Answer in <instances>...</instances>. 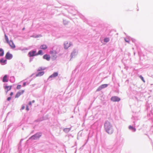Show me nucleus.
<instances>
[{"instance_id":"23","label":"nucleus","mask_w":153,"mask_h":153,"mask_svg":"<svg viewBox=\"0 0 153 153\" xmlns=\"http://www.w3.org/2000/svg\"><path fill=\"white\" fill-rule=\"evenodd\" d=\"M43 54V52L42 50H39V51L38 53H36L37 56L40 55H42Z\"/></svg>"},{"instance_id":"34","label":"nucleus","mask_w":153,"mask_h":153,"mask_svg":"<svg viewBox=\"0 0 153 153\" xmlns=\"http://www.w3.org/2000/svg\"><path fill=\"white\" fill-rule=\"evenodd\" d=\"M56 58V55H55L53 56V58L54 59H55Z\"/></svg>"},{"instance_id":"41","label":"nucleus","mask_w":153,"mask_h":153,"mask_svg":"<svg viewBox=\"0 0 153 153\" xmlns=\"http://www.w3.org/2000/svg\"><path fill=\"white\" fill-rule=\"evenodd\" d=\"M32 79H31L30 80V81H29V82H27V85H28V84H29V83H30V82L32 81Z\"/></svg>"},{"instance_id":"6","label":"nucleus","mask_w":153,"mask_h":153,"mask_svg":"<svg viewBox=\"0 0 153 153\" xmlns=\"http://www.w3.org/2000/svg\"><path fill=\"white\" fill-rule=\"evenodd\" d=\"M58 75V72H55L53 73L52 75L50 76L48 79V80H51V79H50L51 78H55Z\"/></svg>"},{"instance_id":"7","label":"nucleus","mask_w":153,"mask_h":153,"mask_svg":"<svg viewBox=\"0 0 153 153\" xmlns=\"http://www.w3.org/2000/svg\"><path fill=\"white\" fill-rule=\"evenodd\" d=\"M108 86L107 84H102L100 86L97 90V91H99L101 90L102 89L107 87Z\"/></svg>"},{"instance_id":"16","label":"nucleus","mask_w":153,"mask_h":153,"mask_svg":"<svg viewBox=\"0 0 153 153\" xmlns=\"http://www.w3.org/2000/svg\"><path fill=\"white\" fill-rule=\"evenodd\" d=\"M48 47L46 45H42L40 47V48L43 50H45Z\"/></svg>"},{"instance_id":"48","label":"nucleus","mask_w":153,"mask_h":153,"mask_svg":"<svg viewBox=\"0 0 153 153\" xmlns=\"http://www.w3.org/2000/svg\"><path fill=\"white\" fill-rule=\"evenodd\" d=\"M35 85H33V86Z\"/></svg>"},{"instance_id":"37","label":"nucleus","mask_w":153,"mask_h":153,"mask_svg":"<svg viewBox=\"0 0 153 153\" xmlns=\"http://www.w3.org/2000/svg\"><path fill=\"white\" fill-rule=\"evenodd\" d=\"M26 109L27 111H28L29 110V107L28 106H27L26 107Z\"/></svg>"},{"instance_id":"28","label":"nucleus","mask_w":153,"mask_h":153,"mask_svg":"<svg viewBox=\"0 0 153 153\" xmlns=\"http://www.w3.org/2000/svg\"><path fill=\"white\" fill-rule=\"evenodd\" d=\"M21 85H18L16 87V88L17 89H19L21 88Z\"/></svg>"},{"instance_id":"15","label":"nucleus","mask_w":153,"mask_h":153,"mask_svg":"<svg viewBox=\"0 0 153 153\" xmlns=\"http://www.w3.org/2000/svg\"><path fill=\"white\" fill-rule=\"evenodd\" d=\"M8 43L9 44L10 46L12 48H15V46L12 41L10 40V41H9V42H8Z\"/></svg>"},{"instance_id":"40","label":"nucleus","mask_w":153,"mask_h":153,"mask_svg":"<svg viewBox=\"0 0 153 153\" xmlns=\"http://www.w3.org/2000/svg\"><path fill=\"white\" fill-rule=\"evenodd\" d=\"M125 41L126 42H129V41L128 40L126 39H125Z\"/></svg>"},{"instance_id":"4","label":"nucleus","mask_w":153,"mask_h":153,"mask_svg":"<svg viewBox=\"0 0 153 153\" xmlns=\"http://www.w3.org/2000/svg\"><path fill=\"white\" fill-rule=\"evenodd\" d=\"M78 53V51L76 49H74L73 51L71 52V59L73 58H74L77 55Z\"/></svg>"},{"instance_id":"36","label":"nucleus","mask_w":153,"mask_h":153,"mask_svg":"<svg viewBox=\"0 0 153 153\" xmlns=\"http://www.w3.org/2000/svg\"><path fill=\"white\" fill-rule=\"evenodd\" d=\"M25 108V107L24 106H22V108L21 109V110H23Z\"/></svg>"},{"instance_id":"33","label":"nucleus","mask_w":153,"mask_h":153,"mask_svg":"<svg viewBox=\"0 0 153 153\" xmlns=\"http://www.w3.org/2000/svg\"><path fill=\"white\" fill-rule=\"evenodd\" d=\"M27 50V48H24L21 49V50L22 51H23L24 50Z\"/></svg>"},{"instance_id":"26","label":"nucleus","mask_w":153,"mask_h":153,"mask_svg":"<svg viewBox=\"0 0 153 153\" xmlns=\"http://www.w3.org/2000/svg\"><path fill=\"white\" fill-rule=\"evenodd\" d=\"M4 36H5V39L6 41L7 42V43H8V42H9V39L8 38V37L6 35V34H5Z\"/></svg>"},{"instance_id":"8","label":"nucleus","mask_w":153,"mask_h":153,"mask_svg":"<svg viewBox=\"0 0 153 153\" xmlns=\"http://www.w3.org/2000/svg\"><path fill=\"white\" fill-rule=\"evenodd\" d=\"M13 56L12 54L10 53L9 52H7L5 56V58L8 60L11 59L13 58Z\"/></svg>"},{"instance_id":"18","label":"nucleus","mask_w":153,"mask_h":153,"mask_svg":"<svg viewBox=\"0 0 153 153\" xmlns=\"http://www.w3.org/2000/svg\"><path fill=\"white\" fill-rule=\"evenodd\" d=\"M12 87L11 86H4V88L5 89H6L7 90V91H6V92L7 93V91L9 90H10L11 89Z\"/></svg>"},{"instance_id":"46","label":"nucleus","mask_w":153,"mask_h":153,"mask_svg":"<svg viewBox=\"0 0 153 153\" xmlns=\"http://www.w3.org/2000/svg\"><path fill=\"white\" fill-rule=\"evenodd\" d=\"M25 29V27H23L22 29V30H24Z\"/></svg>"},{"instance_id":"25","label":"nucleus","mask_w":153,"mask_h":153,"mask_svg":"<svg viewBox=\"0 0 153 153\" xmlns=\"http://www.w3.org/2000/svg\"><path fill=\"white\" fill-rule=\"evenodd\" d=\"M110 40V39L108 38H104V41L105 42L107 43Z\"/></svg>"},{"instance_id":"32","label":"nucleus","mask_w":153,"mask_h":153,"mask_svg":"<svg viewBox=\"0 0 153 153\" xmlns=\"http://www.w3.org/2000/svg\"><path fill=\"white\" fill-rule=\"evenodd\" d=\"M11 97H9L7 98V100L8 101H9L11 99Z\"/></svg>"},{"instance_id":"27","label":"nucleus","mask_w":153,"mask_h":153,"mask_svg":"<svg viewBox=\"0 0 153 153\" xmlns=\"http://www.w3.org/2000/svg\"><path fill=\"white\" fill-rule=\"evenodd\" d=\"M139 77L144 82H145L143 77L141 75H140Z\"/></svg>"},{"instance_id":"3","label":"nucleus","mask_w":153,"mask_h":153,"mask_svg":"<svg viewBox=\"0 0 153 153\" xmlns=\"http://www.w3.org/2000/svg\"><path fill=\"white\" fill-rule=\"evenodd\" d=\"M36 55V50H32L28 53V56L30 57H32L37 56Z\"/></svg>"},{"instance_id":"29","label":"nucleus","mask_w":153,"mask_h":153,"mask_svg":"<svg viewBox=\"0 0 153 153\" xmlns=\"http://www.w3.org/2000/svg\"><path fill=\"white\" fill-rule=\"evenodd\" d=\"M63 22L64 25H66L67 24V22L65 20H63Z\"/></svg>"},{"instance_id":"39","label":"nucleus","mask_w":153,"mask_h":153,"mask_svg":"<svg viewBox=\"0 0 153 153\" xmlns=\"http://www.w3.org/2000/svg\"><path fill=\"white\" fill-rule=\"evenodd\" d=\"M28 104L29 105H32V102L31 101H30L29 102Z\"/></svg>"},{"instance_id":"35","label":"nucleus","mask_w":153,"mask_h":153,"mask_svg":"<svg viewBox=\"0 0 153 153\" xmlns=\"http://www.w3.org/2000/svg\"><path fill=\"white\" fill-rule=\"evenodd\" d=\"M131 40L133 42H136V40L135 39L132 38Z\"/></svg>"},{"instance_id":"22","label":"nucleus","mask_w":153,"mask_h":153,"mask_svg":"<svg viewBox=\"0 0 153 153\" xmlns=\"http://www.w3.org/2000/svg\"><path fill=\"white\" fill-rule=\"evenodd\" d=\"M45 68H43L42 67H39L38 69L37 70V71H43L45 70Z\"/></svg>"},{"instance_id":"30","label":"nucleus","mask_w":153,"mask_h":153,"mask_svg":"<svg viewBox=\"0 0 153 153\" xmlns=\"http://www.w3.org/2000/svg\"><path fill=\"white\" fill-rule=\"evenodd\" d=\"M27 82H24L23 83V86L24 87L25 86V85H26V83H27Z\"/></svg>"},{"instance_id":"17","label":"nucleus","mask_w":153,"mask_h":153,"mask_svg":"<svg viewBox=\"0 0 153 153\" xmlns=\"http://www.w3.org/2000/svg\"><path fill=\"white\" fill-rule=\"evenodd\" d=\"M71 127L70 128H65L63 129V131L65 133L68 132L71 129Z\"/></svg>"},{"instance_id":"47","label":"nucleus","mask_w":153,"mask_h":153,"mask_svg":"<svg viewBox=\"0 0 153 153\" xmlns=\"http://www.w3.org/2000/svg\"><path fill=\"white\" fill-rule=\"evenodd\" d=\"M23 140V139H21L20 141V143H21L22 141Z\"/></svg>"},{"instance_id":"11","label":"nucleus","mask_w":153,"mask_h":153,"mask_svg":"<svg viewBox=\"0 0 153 153\" xmlns=\"http://www.w3.org/2000/svg\"><path fill=\"white\" fill-rule=\"evenodd\" d=\"M18 68L20 70L22 69L25 67V65L22 63H19L18 64Z\"/></svg>"},{"instance_id":"21","label":"nucleus","mask_w":153,"mask_h":153,"mask_svg":"<svg viewBox=\"0 0 153 153\" xmlns=\"http://www.w3.org/2000/svg\"><path fill=\"white\" fill-rule=\"evenodd\" d=\"M10 81L11 82H14L15 81V78L13 76L10 77Z\"/></svg>"},{"instance_id":"31","label":"nucleus","mask_w":153,"mask_h":153,"mask_svg":"<svg viewBox=\"0 0 153 153\" xmlns=\"http://www.w3.org/2000/svg\"><path fill=\"white\" fill-rule=\"evenodd\" d=\"M33 58L30 57V58L29 62H30L31 61H32L33 60Z\"/></svg>"},{"instance_id":"43","label":"nucleus","mask_w":153,"mask_h":153,"mask_svg":"<svg viewBox=\"0 0 153 153\" xmlns=\"http://www.w3.org/2000/svg\"><path fill=\"white\" fill-rule=\"evenodd\" d=\"M34 74H31V75L30 76V77H32Z\"/></svg>"},{"instance_id":"10","label":"nucleus","mask_w":153,"mask_h":153,"mask_svg":"<svg viewBox=\"0 0 153 153\" xmlns=\"http://www.w3.org/2000/svg\"><path fill=\"white\" fill-rule=\"evenodd\" d=\"M7 60L2 58L0 59V63L2 65H4L7 63Z\"/></svg>"},{"instance_id":"5","label":"nucleus","mask_w":153,"mask_h":153,"mask_svg":"<svg viewBox=\"0 0 153 153\" xmlns=\"http://www.w3.org/2000/svg\"><path fill=\"white\" fill-rule=\"evenodd\" d=\"M111 101L114 102H119L120 100V98L116 96L112 97L111 98Z\"/></svg>"},{"instance_id":"42","label":"nucleus","mask_w":153,"mask_h":153,"mask_svg":"<svg viewBox=\"0 0 153 153\" xmlns=\"http://www.w3.org/2000/svg\"><path fill=\"white\" fill-rule=\"evenodd\" d=\"M13 94V92H11L10 93V95L11 96H12Z\"/></svg>"},{"instance_id":"12","label":"nucleus","mask_w":153,"mask_h":153,"mask_svg":"<svg viewBox=\"0 0 153 153\" xmlns=\"http://www.w3.org/2000/svg\"><path fill=\"white\" fill-rule=\"evenodd\" d=\"M8 76L7 75H5L3 78L2 81L4 82H7L8 81Z\"/></svg>"},{"instance_id":"19","label":"nucleus","mask_w":153,"mask_h":153,"mask_svg":"<svg viewBox=\"0 0 153 153\" xmlns=\"http://www.w3.org/2000/svg\"><path fill=\"white\" fill-rule=\"evenodd\" d=\"M4 53V51L2 48H0V56H3Z\"/></svg>"},{"instance_id":"2","label":"nucleus","mask_w":153,"mask_h":153,"mask_svg":"<svg viewBox=\"0 0 153 153\" xmlns=\"http://www.w3.org/2000/svg\"><path fill=\"white\" fill-rule=\"evenodd\" d=\"M42 136V133L41 132H37L30 137L29 140H39Z\"/></svg>"},{"instance_id":"49","label":"nucleus","mask_w":153,"mask_h":153,"mask_svg":"<svg viewBox=\"0 0 153 153\" xmlns=\"http://www.w3.org/2000/svg\"><path fill=\"white\" fill-rule=\"evenodd\" d=\"M26 80V79H25L24 80V81H25V80Z\"/></svg>"},{"instance_id":"20","label":"nucleus","mask_w":153,"mask_h":153,"mask_svg":"<svg viewBox=\"0 0 153 153\" xmlns=\"http://www.w3.org/2000/svg\"><path fill=\"white\" fill-rule=\"evenodd\" d=\"M128 128L130 130H132L133 132H135L136 130V128H135L131 126H129Z\"/></svg>"},{"instance_id":"9","label":"nucleus","mask_w":153,"mask_h":153,"mask_svg":"<svg viewBox=\"0 0 153 153\" xmlns=\"http://www.w3.org/2000/svg\"><path fill=\"white\" fill-rule=\"evenodd\" d=\"M64 48L66 49L71 46V43L70 42L68 43V42L66 41L64 42Z\"/></svg>"},{"instance_id":"24","label":"nucleus","mask_w":153,"mask_h":153,"mask_svg":"<svg viewBox=\"0 0 153 153\" xmlns=\"http://www.w3.org/2000/svg\"><path fill=\"white\" fill-rule=\"evenodd\" d=\"M21 95V94H20V91L18 92L16 94L15 96V98H18Z\"/></svg>"},{"instance_id":"13","label":"nucleus","mask_w":153,"mask_h":153,"mask_svg":"<svg viewBox=\"0 0 153 153\" xmlns=\"http://www.w3.org/2000/svg\"><path fill=\"white\" fill-rule=\"evenodd\" d=\"M44 71H41L38 72L35 75L36 77L41 76L43 75L44 74Z\"/></svg>"},{"instance_id":"38","label":"nucleus","mask_w":153,"mask_h":153,"mask_svg":"<svg viewBox=\"0 0 153 153\" xmlns=\"http://www.w3.org/2000/svg\"><path fill=\"white\" fill-rule=\"evenodd\" d=\"M24 92V91L23 90H22L21 92H20L21 95L22 94H23V93Z\"/></svg>"},{"instance_id":"14","label":"nucleus","mask_w":153,"mask_h":153,"mask_svg":"<svg viewBox=\"0 0 153 153\" xmlns=\"http://www.w3.org/2000/svg\"><path fill=\"white\" fill-rule=\"evenodd\" d=\"M43 58L44 59H46L48 61L50 60L51 57L49 55L46 54L43 56Z\"/></svg>"},{"instance_id":"45","label":"nucleus","mask_w":153,"mask_h":153,"mask_svg":"<svg viewBox=\"0 0 153 153\" xmlns=\"http://www.w3.org/2000/svg\"><path fill=\"white\" fill-rule=\"evenodd\" d=\"M40 36H37L36 37H35L36 38H38V37H39Z\"/></svg>"},{"instance_id":"44","label":"nucleus","mask_w":153,"mask_h":153,"mask_svg":"<svg viewBox=\"0 0 153 153\" xmlns=\"http://www.w3.org/2000/svg\"><path fill=\"white\" fill-rule=\"evenodd\" d=\"M31 102H32V103H33L35 102V100H33Z\"/></svg>"},{"instance_id":"1","label":"nucleus","mask_w":153,"mask_h":153,"mask_svg":"<svg viewBox=\"0 0 153 153\" xmlns=\"http://www.w3.org/2000/svg\"><path fill=\"white\" fill-rule=\"evenodd\" d=\"M104 129L105 131L109 134L113 133L114 129L111 123L108 121H106L104 124Z\"/></svg>"}]
</instances>
